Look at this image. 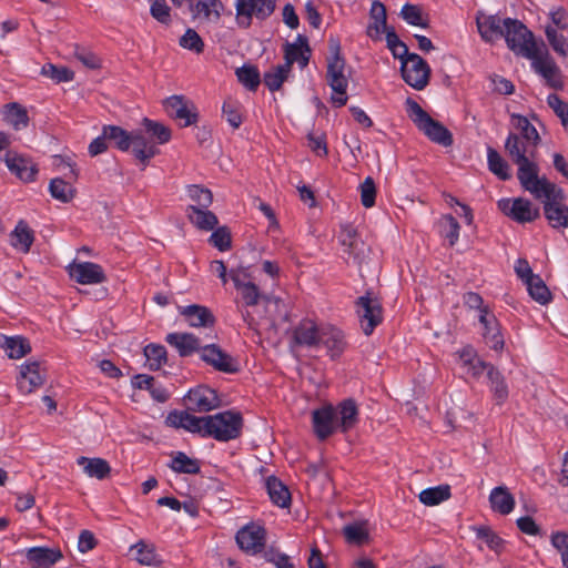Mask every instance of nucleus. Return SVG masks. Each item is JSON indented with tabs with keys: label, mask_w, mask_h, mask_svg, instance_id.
Listing matches in <instances>:
<instances>
[{
	"label": "nucleus",
	"mask_w": 568,
	"mask_h": 568,
	"mask_svg": "<svg viewBox=\"0 0 568 568\" xmlns=\"http://www.w3.org/2000/svg\"><path fill=\"white\" fill-rule=\"evenodd\" d=\"M540 143L524 140L513 133H509L505 150L509 159L517 165V178L525 190H534V184L541 181L539 176V166L537 163V148Z\"/></svg>",
	"instance_id": "obj_1"
},
{
	"label": "nucleus",
	"mask_w": 568,
	"mask_h": 568,
	"mask_svg": "<svg viewBox=\"0 0 568 568\" xmlns=\"http://www.w3.org/2000/svg\"><path fill=\"white\" fill-rule=\"evenodd\" d=\"M535 191L527 190L535 199L544 204V214L554 229L568 227V205L565 204V193L545 176L534 184Z\"/></svg>",
	"instance_id": "obj_2"
},
{
	"label": "nucleus",
	"mask_w": 568,
	"mask_h": 568,
	"mask_svg": "<svg viewBox=\"0 0 568 568\" xmlns=\"http://www.w3.org/2000/svg\"><path fill=\"white\" fill-rule=\"evenodd\" d=\"M329 54L327 57L326 80L331 87L332 103L341 108L346 104L348 98L346 90L348 87V77L346 74V63L341 54V43L337 39L331 38L328 43Z\"/></svg>",
	"instance_id": "obj_3"
},
{
	"label": "nucleus",
	"mask_w": 568,
	"mask_h": 568,
	"mask_svg": "<svg viewBox=\"0 0 568 568\" xmlns=\"http://www.w3.org/2000/svg\"><path fill=\"white\" fill-rule=\"evenodd\" d=\"M230 277L241 296L243 306L246 308L255 307L261 302L263 303V307L266 310H268L273 304L278 307L281 298L262 294L258 286L251 281L250 274L245 267L231 270Z\"/></svg>",
	"instance_id": "obj_4"
},
{
	"label": "nucleus",
	"mask_w": 568,
	"mask_h": 568,
	"mask_svg": "<svg viewBox=\"0 0 568 568\" xmlns=\"http://www.w3.org/2000/svg\"><path fill=\"white\" fill-rule=\"evenodd\" d=\"M406 111L418 130L429 140L444 146L452 145L453 136L450 132L442 123L430 118L416 101L407 99Z\"/></svg>",
	"instance_id": "obj_5"
},
{
	"label": "nucleus",
	"mask_w": 568,
	"mask_h": 568,
	"mask_svg": "<svg viewBox=\"0 0 568 568\" xmlns=\"http://www.w3.org/2000/svg\"><path fill=\"white\" fill-rule=\"evenodd\" d=\"M206 423V437H212L219 442H229L240 436L243 418L237 412L225 410L215 415H207Z\"/></svg>",
	"instance_id": "obj_6"
},
{
	"label": "nucleus",
	"mask_w": 568,
	"mask_h": 568,
	"mask_svg": "<svg viewBox=\"0 0 568 568\" xmlns=\"http://www.w3.org/2000/svg\"><path fill=\"white\" fill-rule=\"evenodd\" d=\"M503 38L513 52L524 58L534 57V52L540 48L526 26L515 19H505Z\"/></svg>",
	"instance_id": "obj_7"
},
{
	"label": "nucleus",
	"mask_w": 568,
	"mask_h": 568,
	"mask_svg": "<svg viewBox=\"0 0 568 568\" xmlns=\"http://www.w3.org/2000/svg\"><path fill=\"white\" fill-rule=\"evenodd\" d=\"M276 0H236L235 20L240 28L247 29L252 24V20H264L275 10Z\"/></svg>",
	"instance_id": "obj_8"
},
{
	"label": "nucleus",
	"mask_w": 568,
	"mask_h": 568,
	"mask_svg": "<svg viewBox=\"0 0 568 568\" xmlns=\"http://www.w3.org/2000/svg\"><path fill=\"white\" fill-rule=\"evenodd\" d=\"M531 60L532 69L540 74L547 84L552 89H561L564 85L561 71L552 57L545 48H539L534 52Z\"/></svg>",
	"instance_id": "obj_9"
},
{
	"label": "nucleus",
	"mask_w": 568,
	"mask_h": 568,
	"mask_svg": "<svg viewBox=\"0 0 568 568\" xmlns=\"http://www.w3.org/2000/svg\"><path fill=\"white\" fill-rule=\"evenodd\" d=\"M400 71L404 81L416 90H423L428 84L430 69L426 61L416 53H412L403 61Z\"/></svg>",
	"instance_id": "obj_10"
},
{
	"label": "nucleus",
	"mask_w": 568,
	"mask_h": 568,
	"mask_svg": "<svg viewBox=\"0 0 568 568\" xmlns=\"http://www.w3.org/2000/svg\"><path fill=\"white\" fill-rule=\"evenodd\" d=\"M497 204L505 215L518 223L532 222L539 217V209L524 197L501 199Z\"/></svg>",
	"instance_id": "obj_11"
},
{
	"label": "nucleus",
	"mask_w": 568,
	"mask_h": 568,
	"mask_svg": "<svg viewBox=\"0 0 568 568\" xmlns=\"http://www.w3.org/2000/svg\"><path fill=\"white\" fill-rule=\"evenodd\" d=\"M357 313L365 335H371L374 328L382 322V305L376 297L361 296L357 301Z\"/></svg>",
	"instance_id": "obj_12"
},
{
	"label": "nucleus",
	"mask_w": 568,
	"mask_h": 568,
	"mask_svg": "<svg viewBox=\"0 0 568 568\" xmlns=\"http://www.w3.org/2000/svg\"><path fill=\"white\" fill-rule=\"evenodd\" d=\"M169 116L181 121L182 126H189L197 121V111L194 103L183 95H172L164 102Z\"/></svg>",
	"instance_id": "obj_13"
},
{
	"label": "nucleus",
	"mask_w": 568,
	"mask_h": 568,
	"mask_svg": "<svg viewBox=\"0 0 568 568\" xmlns=\"http://www.w3.org/2000/svg\"><path fill=\"white\" fill-rule=\"evenodd\" d=\"M201 358L209 365L213 366L216 371L232 374L239 371V363L231 355L223 352L215 344L205 345L202 347Z\"/></svg>",
	"instance_id": "obj_14"
},
{
	"label": "nucleus",
	"mask_w": 568,
	"mask_h": 568,
	"mask_svg": "<svg viewBox=\"0 0 568 568\" xmlns=\"http://www.w3.org/2000/svg\"><path fill=\"white\" fill-rule=\"evenodd\" d=\"M236 542L242 550L257 554L265 546V529L256 524L246 525L237 531Z\"/></svg>",
	"instance_id": "obj_15"
},
{
	"label": "nucleus",
	"mask_w": 568,
	"mask_h": 568,
	"mask_svg": "<svg viewBox=\"0 0 568 568\" xmlns=\"http://www.w3.org/2000/svg\"><path fill=\"white\" fill-rule=\"evenodd\" d=\"M69 275L79 284L92 285L105 281V274L99 264L92 262H73L68 266Z\"/></svg>",
	"instance_id": "obj_16"
},
{
	"label": "nucleus",
	"mask_w": 568,
	"mask_h": 568,
	"mask_svg": "<svg viewBox=\"0 0 568 568\" xmlns=\"http://www.w3.org/2000/svg\"><path fill=\"white\" fill-rule=\"evenodd\" d=\"M44 371L39 362H26L20 366L18 387L24 394H30L44 383Z\"/></svg>",
	"instance_id": "obj_17"
},
{
	"label": "nucleus",
	"mask_w": 568,
	"mask_h": 568,
	"mask_svg": "<svg viewBox=\"0 0 568 568\" xmlns=\"http://www.w3.org/2000/svg\"><path fill=\"white\" fill-rule=\"evenodd\" d=\"M476 24L481 39L486 42L494 43L504 36L505 19L499 16L478 12Z\"/></svg>",
	"instance_id": "obj_18"
},
{
	"label": "nucleus",
	"mask_w": 568,
	"mask_h": 568,
	"mask_svg": "<svg viewBox=\"0 0 568 568\" xmlns=\"http://www.w3.org/2000/svg\"><path fill=\"white\" fill-rule=\"evenodd\" d=\"M312 420L314 432L316 436L322 440L338 429L337 414L335 408L332 406H325L320 409H315L312 414Z\"/></svg>",
	"instance_id": "obj_19"
},
{
	"label": "nucleus",
	"mask_w": 568,
	"mask_h": 568,
	"mask_svg": "<svg viewBox=\"0 0 568 568\" xmlns=\"http://www.w3.org/2000/svg\"><path fill=\"white\" fill-rule=\"evenodd\" d=\"M265 315L260 316L258 318L254 316L253 312L250 310H242V316L245 323L248 325L250 328L257 331L260 327H274L275 321L277 318L286 320V311L285 305L283 301L281 300V303L278 307H276L274 304L268 308H264Z\"/></svg>",
	"instance_id": "obj_20"
},
{
	"label": "nucleus",
	"mask_w": 568,
	"mask_h": 568,
	"mask_svg": "<svg viewBox=\"0 0 568 568\" xmlns=\"http://www.w3.org/2000/svg\"><path fill=\"white\" fill-rule=\"evenodd\" d=\"M166 424L206 436V416L197 417L187 412H173L168 415Z\"/></svg>",
	"instance_id": "obj_21"
},
{
	"label": "nucleus",
	"mask_w": 568,
	"mask_h": 568,
	"mask_svg": "<svg viewBox=\"0 0 568 568\" xmlns=\"http://www.w3.org/2000/svg\"><path fill=\"white\" fill-rule=\"evenodd\" d=\"M321 328L312 320H303L293 329L294 346L316 347L320 345Z\"/></svg>",
	"instance_id": "obj_22"
},
{
	"label": "nucleus",
	"mask_w": 568,
	"mask_h": 568,
	"mask_svg": "<svg viewBox=\"0 0 568 568\" xmlns=\"http://www.w3.org/2000/svg\"><path fill=\"white\" fill-rule=\"evenodd\" d=\"M483 325V336L487 345L494 351L500 352L504 348V337L500 333L499 323L491 311H483L478 316Z\"/></svg>",
	"instance_id": "obj_23"
},
{
	"label": "nucleus",
	"mask_w": 568,
	"mask_h": 568,
	"mask_svg": "<svg viewBox=\"0 0 568 568\" xmlns=\"http://www.w3.org/2000/svg\"><path fill=\"white\" fill-rule=\"evenodd\" d=\"M4 162L10 172L21 181L31 182L38 173L37 165L30 159L17 153H8Z\"/></svg>",
	"instance_id": "obj_24"
},
{
	"label": "nucleus",
	"mask_w": 568,
	"mask_h": 568,
	"mask_svg": "<svg viewBox=\"0 0 568 568\" xmlns=\"http://www.w3.org/2000/svg\"><path fill=\"white\" fill-rule=\"evenodd\" d=\"M179 313L191 327H212L215 323V317L212 312L202 305L192 304L189 306H180Z\"/></svg>",
	"instance_id": "obj_25"
},
{
	"label": "nucleus",
	"mask_w": 568,
	"mask_h": 568,
	"mask_svg": "<svg viewBox=\"0 0 568 568\" xmlns=\"http://www.w3.org/2000/svg\"><path fill=\"white\" fill-rule=\"evenodd\" d=\"M186 402L190 409L197 412H210L220 405L215 392L211 388L190 390L186 396Z\"/></svg>",
	"instance_id": "obj_26"
},
{
	"label": "nucleus",
	"mask_w": 568,
	"mask_h": 568,
	"mask_svg": "<svg viewBox=\"0 0 568 568\" xmlns=\"http://www.w3.org/2000/svg\"><path fill=\"white\" fill-rule=\"evenodd\" d=\"M222 9L220 0H199L196 3H190L192 18L202 22H217Z\"/></svg>",
	"instance_id": "obj_27"
},
{
	"label": "nucleus",
	"mask_w": 568,
	"mask_h": 568,
	"mask_svg": "<svg viewBox=\"0 0 568 568\" xmlns=\"http://www.w3.org/2000/svg\"><path fill=\"white\" fill-rule=\"evenodd\" d=\"M371 22L367 27V36L378 41L382 39V34L392 27L387 26V13L385 6L379 1H374L369 11Z\"/></svg>",
	"instance_id": "obj_28"
},
{
	"label": "nucleus",
	"mask_w": 568,
	"mask_h": 568,
	"mask_svg": "<svg viewBox=\"0 0 568 568\" xmlns=\"http://www.w3.org/2000/svg\"><path fill=\"white\" fill-rule=\"evenodd\" d=\"M26 556L33 568H50L63 557L60 548L48 547L30 548L27 550Z\"/></svg>",
	"instance_id": "obj_29"
},
{
	"label": "nucleus",
	"mask_w": 568,
	"mask_h": 568,
	"mask_svg": "<svg viewBox=\"0 0 568 568\" xmlns=\"http://www.w3.org/2000/svg\"><path fill=\"white\" fill-rule=\"evenodd\" d=\"M165 341L176 348L180 356H190L194 352L201 351L202 345L197 337L191 333H170L166 335Z\"/></svg>",
	"instance_id": "obj_30"
},
{
	"label": "nucleus",
	"mask_w": 568,
	"mask_h": 568,
	"mask_svg": "<svg viewBox=\"0 0 568 568\" xmlns=\"http://www.w3.org/2000/svg\"><path fill=\"white\" fill-rule=\"evenodd\" d=\"M284 52V64H287V69L290 71L294 62H297L302 69L307 65L310 60V48L307 45L306 39L302 36H298L296 42L286 43Z\"/></svg>",
	"instance_id": "obj_31"
},
{
	"label": "nucleus",
	"mask_w": 568,
	"mask_h": 568,
	"mask_svg": "<svg viewBox=\"0 0 568 568\" xmlns=\"http://www.w3.org/2000/svg\"><path fill=\"white\" fill-rule=\"evenodd\" d=\"M11 246L20 252L28 253L34 242V232L23 220H20L14 230L10 233Z\"/></svg>",
	"instance_id": "obj_32"
},
{
	"label": "nucleus",
	"mask_w": 568,
	"mask_h": 568,
	"mask_svg": "<svg viewBox=\"0 0 568 568\" xmlns=\"http://www.w3.org/2000/svg\"><path fill=\"white\" fill-rule=\"evenodd\" d=\"M131 146L135 158L144 164L159 152L155 143L148 139L142 131L131 133Z\"/></svg>",
	"instance_id": "obj_33"
},
{
	"label": "nucleus",
	"mask_w": 568,
	"mask_h": 568,
	"mask_svg": "<svg viewBox=\"0 0 568 568\" xmlns=\"http://www.w3.org/2000/svg\"><path fill=\"white\" fill-rule=\"evenodd\" d=\"M320 344L326 346L327 352L332 358L339 356L346 346L344 334L339 329L332 326L321 327Z\"/></svg>",
	"instance_id": "obj_34"
},
{
	"label": "nucleus",
	"mask_w": 568,
	"mask_h": 568,
	"mask_svg": "<svg viewBox=\"0 0 568 568\" xmlns=\"http://www.w3.org/2000/svg\"><path fill=\"white\" fill-rule=\"evenodd\" d=\"M186 216L196 229L202 231H212L219 223L217 216L213 212L200 209V206L189 205Z\"/></svg>",
	"instance_id": "obj_35"
},
{
	"label": "nucleus",
	"mask_w": 568,
	"mask_h": 568,
	"mask_svg": "<svg viewBox=\"0 0 568 568\" xmlns=\"http://www.w3.org/2000/svg\"><path fill=\"white\" fill-rule=\"evenodd\" d=\"M0 347L12 359H19L31 352L29 341L22 336H6L0 334Z\"/></svg>",
	"instance_id": "obj_36"
},
{
	"label": "nucleus",
	"mask_w": 568,
	"mask_h": 568,
	"mask_svg": "<svg viewBox=\"0 0 568 568\" xmlns=\"http://www.w3.org/2000/svg\"><path fill=\"white\" fill-rule=\"evenodd\" d=\"M490 507L494 511L508 515L514 510L515 498L506 486L495 487L489 495Z\"/></svg>",
	"instance_id": "obj_37"
},
{
	"label": "nucleus",
	"mask_w": 568,
	"mask_h": 568,
	"mask_svg": "<svg viewBox=\"0 0 568 568\" xmlns=\"http://www.w3.org/2000/svg\"><path fill=\"white\" fill-rule=\"evenodd\" d=\"M338 239L348 255L358 258L359 254L363 253L365 245L359 240L357 231L352 225H342Z\"/></svg>",
	"instance_id": "obj_38"
},
{
	"label": "nucleus",
	"mask_w": 568,
	"mask_h": 568,
	"mask_svg": "<svg viewBox=\"0 0 568 568\" xmlns=\"http://www.w3.org/2000/svg\"><path fill=\"white\" fill-rule=\"evenodd\" d=\"M130 551L133 554L134 560L140 565L159 566L162 564V559L156 554L154 545L148 544L144 540H140L132 545Z\"/></svg>",
	"instance_id": "obj_39"
},
{
	"label": "nucleus",
	"mask_w": 568,
	"mask_h": 568,
	"mask_svg": "<svg viewBox=\"0 0 568 568\" xmlns=\"http://www.w3.org/2000/svg\"><path fill=\"white\" fill-rule=\"evenodd\" d=\"M77 463L83 467V471L89 477L97 478L99 480L106 478L111 473L109 463L103 458L80 457Z\"/></svg>",
	"instance_id": "obj_40"
},
{
	"label": "nucleus",
	"mask_w": 568,
	"mask_h": 568,
	"mask_svg": "<svg viewBox=\"0 0 568 568\" xmlns=\"http://www.w3.org/2000/svg\"><path fill=\"white\" fill-rule=\"evenodd\" d=\"M487 378L489 381L490 392L493 393L496 403L498 405L505 403L509 395L505 377L494 366H489V369L487 372Z\"/></svg>",
	"instance_id": "obj_41"
},
{
	"label": "nucleus",
	"mask_w": 568,
	"mask_h": 568,
	"mask_svg": "<svg viewBox=\"0 0 568 568\" xmlns=\"http://www.w3.org/2000/svg\"><path fill=\"white\" fill-rule=\"evenodd\" d=\"M337 414V425L342 432H347L357 422V407L352 399L344 400L335 409Z\"/></svg>",
	"instance_id": "obj_42"
},
{
	"label": "nucleus",
	"mask_w": 568,
	"mask_h": 568,
	"mask_svg": "<svg viewBox=\"0 0 568 568\" xmlns=\"http://www.w3.org/2000/svg\"><path fill=\"white\" fill-rule=\"evenodd\" d=\"M266 489L271 500L278 507L286 508L291 504V494L287 487L276 477L266 480Z\"/></svg>",
	"instance_id": "obj_43"
},
{
	"label": "nucleus",
	"mask_w": 568,
	"mask_h": 568,
	"mask_svg": "<svg viewBox=\"0 0 568 568\" xmlns=\"http://www.w3.org/2000/svg\"><path fill=\"white\" fill-rule=\"evenodd\" d=\"M510 123L516 132H511L513 134L523 138L524 140L539 142L541 141L540 135L538 134L536 128L529 122V120L520 114H511Z\"/></svg>",
	"instance_id": "obj_44"
},
{
	"label": "nucleus",
	"mask_w": 568,
	"mask_h": 568,
	"mask_svg": "<svg viewBox=\"0 0 568 568\" xmlns=\"http://www.w3.org/2000/svg\"><path fill=\"white\" fill-rule=\"evenodd\" d=\"M4 120L14 130L19 131L28 126L29 116L27 110L19 103L12 102L4 106Z\"/></svg>",
	"instance_id": "obj_45"
},
{
	"label": "nucleus",
	"mask_w": 568,
	"mask_h": 568,
	"mask_svg": "<svg viewBox=\"0 0 568 568\" xmlns=\"http://www.w3.org/2000/svg\"><path fill=\"white\" fill-rule=\"evenodd\" d=\"M49 192L53 199L62 203L71 202L77 194L74 186L60 178L51 180L49 184Z\"/></svg>",
	"instance_id": "obj_46"
},
{
	"label": "nucleus",
	"mask_w": 568,
	"mask_h": 568,
	"mask_svg": "<svg viewBox=\"0 0 568 568\" xmlns=\"http://www.w3.org/2000/svg\"><path fill=\"white\" fill-rule=\"evenodd\" d=\"M169 467L180 474H197L200 471V463L189 457L182 452L174 453Z\"/></svg>",
	"instance_id": "obj_47"
},
{
	"label": "nucleus",
	"mask_w": 568,
	"mask_h": 568,
	"mask_svg": "<svg viewBox=\"0 0 568 568\" xmlns=\"http://www.w3.org/2000/svg\"><path fill=\"white\" fill-rule=\"evenodd\" d=\"M104 138L121 151H128L131 146V133L116 125L103 126Z\"/></svg>",
	"instance_id": "obj_48"
},
{
	"label": "nucleus",
	"mask_w": 568,
	"mask_h": 568,
	"mask_svg": "<svg viewBox=\"0 0 568 568\" xmlns=\"http://www.w3.org/2000/svg\"><path fill=\"white\" fill-rule=\"evenodd\" d=\"M450 497V487L440 485L420 491L419 500L426 506H436Z\"/></svg>",
	"instance_id": "obj_49"
},
{
	"label": "nucleus",
	"mask_w": 568,
	"mask_h": 568,
	"mask_svg": "<svg viewBox=\"0 0 568 568\" xmlns=\"http://www.w3.org/2000/svg\"><path fill=\"white\" fill-rule=\"evenodd\" d=\"M489 170L499 179L506 181L511 178L509 164L493 148L487 150Z\"/></svg>",
	"instance_id": "obj_50"
},
{
	"label": "nucleus",
	"mask_w": 568,
	"mask_h": 568,
	"mask_svg": "<svg viewBox=\"0 0 568 568\" xmlns=\"http://www.w3.org/2000/svg\"><path fill=\"white\" fill-rule=\"evenodd\" d=\"M526 285L531 298L539 304L546 305L551 301V293L540 276L530 277V281L526 283Z\"/></svg>",
	"instance_id": "obj_51"
},
{
	"label": "nucleus",
	"mask_w": 568,
	"mask_h": 568,
	"mask_svg": "<svg viewBox=\"0 0 568 568\" xmlns=\"http://www.w3.org/2000/svg\"><path fill=\"white\" fill-rule=\"evenodd\" d=\"M186 193L190 200L193 202L192 205L200 206V209H209L213 203L212 192L202 185H189L186 187Z\"/></svg>",
	"instance_id": "obj_52"
},
{
	"label": "nucleus",
	"mask_w": 568,
	"mask_h": 568,
	"mask_svg": "<svg viewBox=\"0 0 568 568\" xmlns=\"http://www.w3.org/2000/svg\"><path fill=\"white\" fill-rule=\"evenodd\" d=\"M440 234L448 240L449 245L454 246L459 239L460 225L450 214L442 216L439 220Z\"/></svg>",
	"instance_id": "obj_53"
},
{
	"label": "nucleus",
	"mask_w": 568,
	"mask_h": 568,
	"mask_svg": "<svg viewBox=\"0 0 568 568\" xmlns=\"http://www.w3.org/2000/svg\"><path fill=\"white\" fill-rule=\"evenodd\" d=\"M144 356L152 371H158L166 363V349L159 344H149L144 347Z\"/></svg>",
	"instance_id": "obj_54"
},
{
	"label": "nucleus",
	"mask_w": 568,
	"mask_h": 568,
	"mask_svg": "<svg viewBox=\"0 0 568 568\" xmlns=\"http://www.w3.org/2000/svg\"><path fill=\"white\" fill-rule=\"evenodd\" d=\"M546 38L552 50L561 58H568V33L545 29Z\"/></svg>",
	"instance_id": "obj_55"
},
{
	"label": "nucleus",
	"mask_w": 568,
	"mask_h": 568,
	"mask_svg": "<svg viewBox=\"0 0 568 568\" xmlns=\"http://www.w3.org/2000/svg\"><path fill=\"white\" fill-rule=\"evenodd\" d=\"M291 71L287 69V64H280L274 67L271 71L264 74V84L271 90L276 91L281 88L284 80L288 77Z\"/></svg>",
	"instance_id": "obj_56"
},
{
	"label": "nucleus",
	"mask_w": 568,
	"mask_h": 568,
	"mask_svg": "<svg viewBox=\"0 0 568 568\" xmlns=\"http://www.w3.org/2000/svg\"><path fill=\"white\" fill-rule=\"evenodd\" d=\"M344 536L351 544L363 545L368 541L366 523H355L344 527Z\"/></svg>",
	"instance_id": "obj_57"
},
{
	"label": "nucleus",
	"mask_w": 568,
	"mask_h": 568,
	"mask_svg": "<svg viewBox=\"0 0 568 568\" xmlns=\"http://www.w3.org/2000/svg\"><path fill=\"white\" fill-rule=\"evenodd\" d=\"M41 74L55 81L69 82L74 79V72L67 67H58L52 63H47L41 69Z\"/></svg>",
	"instance_id": "obj_58"
},
{
	"label": "nucleus",
	"mask_w": 568,
	"mask_h": 568,
	"mask_svg": "<svg viewBox=\"0 0 568 568\" xmlns=\"http://www.w3.org/2000/svg\"><path fill=\"white\" fill-rule=\"evenodd\" d=\"M400 17L409 24L427 28L428 22L423 17L422 10L418 6L406 3L400 10Z\"/></svg>",
	"instance_id": "obj_59"
},
{
	"label": "nucleus",
	"mask_w": 568,
	"mask_h": 568,
	"mask_svg": "<svg viewBox=\"0 0 568 568\" xmlns=\"http://www.w3.org/2000/svg\"><path fill=\"white\" fill-rule=\"evenodd\" d=\"M236 75L239 81L250 90H255L261 82L260 73L254 67H242L237 69Z\"/></svg>",
	"instance_id": "obj_60"
},
{
	"label": "nucleus",
	"mask_w": 568,
	"mask_h": 568,
	"mask_svg": "<svg viewBox=\"0 0 568 568\" xmlns=\"http://www.w3.org/2000/svg\"><path fill=\"white\" fill-rule=\"evenodd\" d=\"M180 45L196 53H201L204 49L203 40L193 29H187L186 32L181 37Z\"/></svg>",
	"instance_id": "obj_61"
},
{
	"label": "nucleus",
	"mask_w": 568,
	"mask_h": 568,
	"mask_svg": "<svg viewBox=\"0 0 568 568\" xmlns=\"http://www.w3.org/2000/svg\"><path fill=\"white\" fill-rule=\"evenodd\" d=\"M549 108L560 119L561 124L568 128V103L561 100L557 94H549L547 98Z\"/></svg>",
	"instance_id": "obj_62"
},
{
	"label": "nucleus",
	"mask_w": 568,
	"mask_h": 568,
	"mask_svg": "<svg viewBox=\"0 0 568 568\" xmlns=\"http://www.w3.org/2000/svg\"><path fill=\"white\" fill-rule=\"evenodd\" d=\"M550 540L554 548L560 554L564 567L568 568V534L565 531L554 532Z\"/></svg>",
	"instance_id": "obj_63"
},
{
	"label": "nucleus",
	"mask_w": 568,
	"mask_h": 568,
	"mask_svg": "<svg viewBox=\"0 0 568 568\" xmlns=\"http://www.w3.org/2000/svg\"><path fill=\"white\" fill-rule=\"evenodd\" d=\"M549 17L550 22L545 27V29L568 33V13L564 9L551 11Z\"/></svg>",
	"instance_id": "obj_64"
}]
</instances>
